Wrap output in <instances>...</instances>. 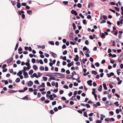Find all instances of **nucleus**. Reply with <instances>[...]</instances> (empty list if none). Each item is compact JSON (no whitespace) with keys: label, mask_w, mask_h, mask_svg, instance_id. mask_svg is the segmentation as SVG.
<instances>
[{"label":"nucleus","mask_w":123,"mask_h":123,"mask_svg":"<svg viewBox=\"0 0 123 123\" xmlns=\"http://www.w3.org/2000/svg\"><path fill=\"white\" fill-rule=\"evenodd\" d=\"M70 39L71 40H73L74 39V34L73 33H70L69 34Z\"/></svg>","instance_id":"f257e3e1"},{"label":"nucleus","mask_w":123,"mask_h":123,"mask_svg":"<svg viewBox=\"0 0 123 123\" xmlns=\"http://www.w3.org/2000/svg\"><path fill=\"white\" fill-rule=\"evenodd\" d=\"M29 69H28V67H26L24 66L23 67V69L22 71L23 72H26L25 71L26 70H28Z\"/></svg>","instance_id":"f03ea898"},{"label":"nucleus","mask_w":123,"mask_h":123,"mask_svg":"<svg viewBox=\"0 0 123 123\" xmlns=\"http://www.w3.org/2000/svg\"><path fill=\"white\" fill-rule=\"evenodd\" d=\"M49 52L53 57L54 58H56L57 57V55L56 54L51 51H50Z\"/></svg>","instance_id":"7ed1b4c3"},{"label":"nucleus","mask_w":123,"mask_h":123,"mask_svg":"<svg viewBox=\"0 0 123 123\" xmlns=\"http://www.w3.org/2000/svg\"><path fill=\"white\" fill-rule=\"evenodd\" d=\"M83 50H86V51L85 52H88L89 53L90 52L89 51V49L88 48H87L86 46H84L83 48Z\"/></svg>","instance_id":"20e7f679"},{"label":"nucleus","mask_w":123,"mask_h":123,"mask_svg":"<svg viewBox=\"0 0 123 123\" xmlns=\"http://www.w3.org/2000/svg\"><path fill=\"white\" fill-rule=\"evenodd\" d=\"M58 76L59 78H63L65 77V75L62 73H59Z\"/></svg>","instance_id":"39448f33"},{"label":"nucleus","mask_w":123,"mask_h":123,"mask_svg":"<svg viewBox=\"0 0 123 123\" xmlns=\"http://www.w3.org/2000/svg\"><path fill=\"white\" fill-rule=\"evenodd\" d=\"M71 12L72 14H74V15L75 16H77L78 14L77 12L73 10H71Z\"/></svg>","instance_id":"423d86ee"},{"label":"nucleus","mask_w":123,"mask_h":123,"mask_svg":"<svg viewBox=\"0 0 123 123\" xmlns=\"http://www.w3.org/2000/svg\"><path fill=\"white\" fill-rule=\"evenodd\" d=\"M23 74L24 75V77L25 78H27L29 76L28 75V74L27 72H23Z\"/></svg>","instance_id":"0eeeda50"},{"label":"nucleus","mask_w":123,"mask_h":123,"mask_svg":"<svg viewBox=\"0 0 123 123\" xmlns=\"http://www.w3.org/2000/svg\"><path fill=\"white\" fill-rule=\"evenodd\" d=\"M33 82L31 81H29L28 84V85L29 87L32 86L33 85Z\"/></svg>","instance_id":"6e6552de"},{"label":"nucleus","mask_w":123,"mask_h":123,"mask_svg":"<svg viewBox=\"0 0 123 123\" xmlns=\"http://www.w3.org/2000/svg\"><path fill=\"white\" fill-rule=\"evenodd\" d=\"M93 91L92 92V94L94 96H96V94L95 92V88H93L92 89Z\"/></svg>","instance_id":"1a4fd4ad"},{"label":"nucleus","mask_w":123,"mask_h":123,"mask_svg":"<svg viewBox=\"0 0 123 123\" xmlns=\"http://www.w3.org/2000/svg\"><path fill=\"white\" fill-rule=\"evenodd\" d=\"M92 80H90L87 81V83L88 85H89L90 86H92Z\"/></svg>","instance_id":"9d476101"},{"label":"nucleus","mask_w":123,"mask_h":123,"mask_svg":"<svg viewBox=\"0 0 123 123\" xmlns=\"http://www.w3.org/2000/svg\"><path fill=\"white\" fill-rule=\"evenodd\" d=\"M25 65L27 66V67L28 68V69H30L31 68V67L29 63L26 62L25 63Z\"/></svg>","instance_id":"9b49d317"},{"label":"nucleus","mask_w":123,"mask_h":123,"mask_svg":"<svg viewBox=\"0 0 123 123\" xmlns=\"http://www.w3.org/2000/svg\"><path fill=\"white\" fill-rule=\"evenodd\" d=\"M100 35H101V37L102 38H104L105 37V35L104 33H101Z\"/></svg>","instance_id":"f8f14e48"},{"label":"nucleus","mask_w":123,"mask_h":123,"mask_svg":"<svg viewBox=\"0 0 123 123\" xmlns=\"http://www.w3.org/2000/svg\"><path fill=\"white\" fill-rule=\"evenodd\" d=\"M45 45H43L42 46L38 45V48H42L44 49L45 48Z\"/></svg>","instance_id":"ddd939ff"},{"label":"nucleus","mask_w":123,"mask_h":123,"mask_svg":"<svg viewBox=\"0 0 123 123\" xmlns=\"http://www.w3.org/2000/svg\"><path fill=\"white\" fill-rule=\"evenodd\" d=\"M22 70H20L19 72L17 73V75L19 76L21 75L22 74Z\"/></svg>","instance_id":"4468645a"},{"label":"nucleus","mask_w":123,"mask_h":123,"mask_svg":"<svg viewBox=\"0 0 123 123\" xmlns=\"http://www.w3.org/2000/svg\"><path fill=\"white\" fill-rule=\"evenodd\" d=\"M103 86L104 87V89L105 90H106L107 89L106 84L105 83H104L103 84Z\"/></svg>","instance_id":"2eb2a0df"},{"label":"nucleus","mask_w":123,"mask_h":123,"mask_svg":"<svg viewBox=\"0 0 123 123\" xmlns=\"http://www.w3.org/2000/svg\"><path fill=\"white\" fill-rule=\"evenodd\" d=\"M73 62H72L70 63H68V64L67 66L68 67H70L71 66H73Z\"/></svg>","instance_id":"dca6fc26"},{"label":"nucleus","mask_w":123,"mask_h":123,"mask_svg":"<svg viewBox=\"0 0 123 123\" xmlns=\"http://www.w3.org/2000/svg\"><path fill=\"white\" fill-rule=\"evenodd\" d=\"M27 12L28 14L30 15H31L32 14V11L31 10H29L27 11Z\"/></svg>","instance_id":"f3484780"},{"label":"nucleus","mask_w":123,"mask_h":123,"mask_svg":"<svg viewBox=\"0 0 123 123\" xmlns=\"http://www.w3.org/2000/svg\"><path fill=\"white\" fill-rule=\"evenodd\" d=\"M102 86L101 85L99 86L98 88V90L99 91H101L102 90Z\"/></svg>","instance_id":"a211bd4d"},{"label":"nucleus","mask_w":123,"mask_h":123,"mask_svg":"<svg viewBox=\"0 0 123 123\" xmlns=\"http://www.w3.org/2000/svg\"><path fill=\"white\" fill-rule=\"evenodd\" d=\"M33 68L36 70H37L38 69L37 67L35 65H33Z\"/></svg>","instance_id":"6ab92c4d"},{"label":"nucleus","mask_w":123,"mask_h":123,"mask_svg":"<svg viewBox=\"0 0 123 123\" xmlns=\"http://www.w3.org/2000/svg\"><path fill=\"white\" fill-rule=\"evenodd\" d=\"M48 43L52 45H54V42L52 41H49L48 42Z\"/></svg>","instance_id":"aec40b11"},{"label":"nucleus","mask_w":123,"mask_h":123,"mask_svg":"<svg viewBox=\"0 0 123 123\" xmlns=\"http://www.w3.org/2000/svg\"><path fill=\"white\" fill-rule=\"evenodd\" d=\"M49 98H50V100H53L54 99V98L53 97V96L51 94L49 96Z\"/></svg>","instance_id":"412c9836"},{"label":"nucleus","mask_w":123,"mask_h":123,"mask_svg":"<svg viewBox=\"0 0 123 123\" xmlns=\"http://www.w3.org/2000/svg\"><path fill=\"white\" fill-rule=\"evenodd\" d=\"M67 77H68L67 78L69 79L73 78V77H72L71 75H68L67 76Z\"/></svg>","instance_id":"4be33fe9"},{"label":"nucleus","mask_w":123,"mask_h":123,"mask_svg":"<svg viewBox=\"0 0 123 123\" xmlns=\"http://www.w3.org/2000/svg\"><path fill=\"white\" fill-rule=\"evenodd\" d=\"M40 86L41 87H45V84L44 83H42L41 85H40Z\"/></svg>","instance_id":"5701e85b"},{"label":"nucleus","mask_w":123,"mask_h":123,"mask_svg":"<svg viewBox=\"0 0 123 123\" xmlns=\"http://www.w3.org/2000/svg\"><path fill=\"white\" fill-rule=\"evenodd\" d=\"M33 72V71L32 70H31L28 72L29 74H31Z\"/></svg>","instance_id":"b1692460"},{"label":"nucleus","mask_w":123,"mask_h":123,"mask_svg":"<svg viewBox=\"0 0 123 123\" xmlns=\"http://www.w3.org/2000/svg\"><path fill=\"white\" fill-rule=\"evenodd\" d=\"M92 73L95 75H96L97 73V72L95 71H92Z\"/></svg>","instance_id":"393cba45"},{"label":"nucleus","mask_w":123,"mask_h":123,"mask_svg":"<svg viewBox=\"0 0 123 123\" xmlns=\"http://www.w3.org/2000/svg\"><path fill=\"white\" fill-rule=\"evenodd\" d=\"M77 91H75L74 92V93L73 94L74 97H75L76 95L77 94Z\"/></svg>","instance_id":"a878e982"},{"label":"nucleus","mask_w":123,"mask_h":123,"mask_svg":"<svg viewBox=\"0 0 123 123\" xmlns=\"http://www.w3.org/2000/svg\"><path fill=\"white\" fill-rule=\"evenodd\" d=\"M95 65L97 67H98L100 65L98 62H96L95 64Z\"/></svg>","instance_id":"bb28decb"},{"label":"nucleus","mask_w":123,"mask_h":123,"mask_svg":"<svg viewBox=\"0 0 123 123\" xmlns=\"http://www.w3.org/2000/svg\"><path fill=\"white\" fill-rule=\"evenodd\" d=\"M103 18L104 19L106 20L107 19V17L105 15H103L102 16Z\"/></svg>","instance_id":"cd10ccee"},{"label":"nucleus","mask_w":123,"mask_h":123,"mask_svg":"<svg viewBox=\"0 0 123 123\" xmlns=\"http://www.w3.org/2000/svg\"><path fill=\"white\" fill-rule=\"evenodd\" d=\"M34 83L37 85H38L39 84V82L37 80H36L34 81Z\"/></svg>","instance_id":"c85d7f7f"},{"label":"nucleus","mask_w":123,"mask_h":123,"mask_svg":"<svg viewBox=\"0 0 123 123\" xmlns=\"http://www.w3.org/2000/svg\"><path fill=\"white\" fill-rule=\"evenodd\" d=\"M33 75L34 77H35L37 78H38V76H37V74L36 73H33Z\"/></svg>","instance_id":"c756f323"},{"label":"nucleus","mask_w":123,"mask_h":123,"mask_svg":"<svg viewBox=\"0 0 123 123\" xmlns=\"http://www.w3.org/2000/svg\"><path fill=\"white\" fill-rule=\"evenodd\" d=\"M43 80L45 81H46L47 79V78L45 76L43 77Z\"/></svg>","instance_id":"7c9ffc66"},{"label":"nucleus","mask_w":123,"mask_h":123,"mask_svg":"<svg viewBox=\"0 0 123 123\" xmlns=\"http://www.w3.org/2000/svg\"><path fill=\"white\" fill-rule=\"evenodd\" d=\"M18 43H17L16 44L15 47V50H17V49L18 48Z\"/></svg>","instance_id":"2f4dec72"},{"label":"nucleus","mask_w":123,"mask_h":123,"mask_svg":"<svg viewBox=\"0 0 123 123\" xmlns=\"http://www.w3.org/2000/svg\"><path fill=\"white\" fill-rule=\"evenodd\" d=\"M20 80L19 78H17L16 79L15 81L17 82H18L20 81Z\"/></svg>","instance_id":"473e14b6"},{"label":"nucleus","mask_w":123,"mask_h":123,"mask_svg":"<svg viewBox=\"0 0 123 123\" xmlns=\"http://www.w3.org/2000/svg\"><path fill=\"white\" fill-rule=\"evenodd\" d=\"M12 61V59H10L7 61L6 63H9L11 62Z\"/></svg>","instance_id":"72a5a7b5"},{"label":"nucleus","mask_w":123,"mask_h":123,"mask_svg":"<svg viewBox=\"0 0 123 123\" xmlns=\"http://www.w3.org/2000/svg\"><path fill=\"white\" fill-rule=\"evenodd\" d=\"M77 6L79 8H80L82 6L81 5V4L80 3H79L77 4Z\"/></svg>","instance_id":"f704fd0d"},{"label":"nucleus","mask_w":123,"mask_h":123,"mask_svg":"<svg viewBox=\"0 0 123 123\" xmlns=\"http://www.w3.org/2000/svg\"><path fill=\"white\" fill-rule=\"evenodd\" d=\"M67 53V51L66 50H64L62 53L64 55H66Z\"/></svg>","instance_id":"c9c22d12"},{"label":"nucleus","mask_w":123,"mask_h":123,"mask_svg":"<svg viewBox=\"0 0 123 123\" xmlns=\"http://www.w3.org/2000/svg\"><path fill=\"white\" fill-rule=\"evenodd\" d=\"M114 104L116 105L117 106H118L119 105V104H118V102L117 101L114 103Z\"/></svg>","instance_id":"e433bc0d"},{"label":"nucleus","mask_w":123,"mask_h":123,"mask_svg":"<svg viewBox=\"0 0 123 123\" xmlns=\"http://www.w3.org/2000/svg\"><path fill=\"white\" fill-rule=\"evenodd\" d=\"M31 61L32 63H34L35 62L36 60L34 58H32V59Z\"/></svg>","instance_id":"4c0bfd02"},{"label":"nucleus","mask_w":123,"mask_h":123,"mask_svg":"<svg viewBox=\"0 0 123 123\" xmlns=\"http://www.w3.org/2000/svg\"><path fill=\"white\" fill-rule=\"evenodd\" d=\"M73 26V27L74 30H75V29L76 26L75 24L74 23H73L72 24Z\"/></svg>","instance_id":"58836bf2"},{"label":"nucleus","mask_w":123,"mask_h":123,"mask_svg":"<svg viewBox=\"0 0 123 123\" xmlns=\"http://www.w3.org/2000/svg\"><path fill=\"white\" fill-rule=\"evenodd\" d=\"M85 43L87 45H88L89 44L88 41L87 40H86L85 42Z\"/></svg>","instance_id":"ea45409f"},{"label":"nucleus","mask_w":123,"mask_h":123,"mask_svg":"<svg viewBox=\"0 0 123 123\" xmlns=\"http://www.w3.org/2000/svg\"><path fill=\"white\" fill-rule=\"evenodd\" d=\"M63 87L64 88L66 89H68V86L66 85H64L63 86Z\"/></svg>","instance_id":"a19ab883"},{"label":"nucleus","mask_w":123,"mask_h":123,"mask_svg":"<svg viewBox=\"0 0 123 123\" xmlns=\"http://www.w3.org/2000/svg\"><path fill=\"white\" fill-rule=\"evenodd\" d=\"M105 121L107 122H109L110 121V118H105Z\"/></svg>","instance_id":"79ce46f5"},{"label":"nucleus","mask_w":123,"mask_h":123,"mask_svg":"<svg viewBox=\"0 0 123 123\" xmlns=\"http://www.w3.org/2000/svg\"><path fill=\"white\" fill-rule=\"evenodd\" d=\"M71 74H72V75H71V76L72 77H73V76L74 75V74H76V73L74 71Z\"/></svg>","instance_id":"37998d69"},{"label":"nucleus","mask_w":123,"mask_h":123,"mask_svg":"<svg viewBox=\"0 0 123 123\" xmlns=\"http://www.w3.org/2000/svg\"><path fill=\"white\" fill-rule=\"evenodd\" d=\"M89 74V72H88L86 73H84L83 74V75L84 76H86V75H87L88 74Z\"/></svg>","instance_id":"c03bdc74"},{"label":"nucleus","mask_w":123,"mask_h":123,"mask_svg":"<svg viewBox=\"0 0 123 123\" xmlns=\"http://www.w3.org/2000/svg\"><path fill=\"white\" fill-rule=\"evenodd\" d=\"M79 15L82 18H84V16L81 13H80L79 14Z\"/></svg>","instance_id":"a18cd8bd"},{"label":"nucleus","mask_w":123,"mask_h":123,"mask_svg":"<svg viewBox=\"0 0 123 123\" xmlns=\"http://www.w3.org/2000/svg\"><path fill=\"white\" fill-rule=\"evenodd\" d=\"M45 90V88H43L40 89L39 90V91L40 92H42V91H44V90Z\"/></svg>","instance_id":"49530a36"},{"label":"nucleus","mask_w":123,"mask_h":123,"mask_svg":"<svg viewBox=\"0 0 123 123\" xmlns=\"http://www.w3.org/2000/svg\"><path fill=\"white\" fill-rule=\"evenodd\" d=\"M17 6L18 8H19L21 7L20 4H17Z\"/></svg>","instance_id":"de8ad7c7"},{"label":"nucleus","mask_w":123,"mask_h":123,"mask_svg":"<svg viewBox=\"0 0 123 123\" xmlns=\"http://www.w3.org/2000/svg\"><path fill=\"white\" fill-rule=\"evenodd\" d=\"M115 9L118 11L119 12V11L120 10V9L117 7H116L115 6Z\"/></svg>","instance_id":"09e8293b"},{"label":"nucleus","mask_w":123,"mask_h":123,"mask_svg":"<svg viewBox=\"0 0 123 123\" xmlns=\"http://www.w3.org/2000/svg\"><path fill=\"white\" fill-rule=\"evenodd\" d=\"M44 61L45 63H47V62L48 61L47 59L46 58L44 59Z\"/></svg>","instance_id":"8fccbe9b"},{"label":"nucleus","mask_w":123,"mask_h":123,"mask_svg":"<svg viewBox=\"0 0 123 123\" xmlns=\"http://www.w3.org/2000/svg\"><path fill=\"white\" fill-rule=\"evenodd\" d=\"M21 5L24 6H26V4L25 3H21Z\"/></svg>","instance_id":"3c124183"},{"label":"nucleus","mask_w":123,"mask_h":123,"mask_svg":"<svg viewBox=\"0 0 123 123\" xmlns=\"http://www.w3.org/2000/svg\"><path fill=\"white\" fill-rule=\"evenodd\" d=\"M110 121L111 122H113L115 121V119L113 118H110Z\"/></svg>","instance_id":"603ef678"},{"label":"nucleus","mask_w":123,"mask_h":123,"mask_svg":"<svg viewBox=\"0 0 123 123\" xmlns=\"http://www.w3.org/2000/svg\"><path fill=\"white\" fill-rule=\"evenodd\" d=\"M47 85L48 86H51L50 83L49 82H47Z\"/></svg>","instance_id":"864d4df0"},{"label":"nucleus","mask_w":123,"mask_h":123,"mask_svg":"<svg viewBox=\"0 0 123 123\" xmlns=\"http://www.w3.org/2000/svg\"><path fill=\"white\" fill-rule=\"evenodd\" d=\"M91 17H92L90 15H88L87 16V18L89 19L91 18Z\"/></svg>","instance_id":"5fc2aeb1"},{"label":"nucleus","mask_w":123,"mask_h":123,"mask_svg":"<svg viewBox=\"0 0 123 123\" xmlns=\"http://www.w3.org/2000/svg\"><path fill=\"white\" fill-rule=\"evenodd\" d=\"M51 84L53 86H54L55 85V83L54 81H52L51 83Z\"/></svg>","instance_id":"6e6d98bb"},{"label":"nucleus","mask_w":123,"mask_h":123,"mask_svg":"<svg viewBox=\"0 0 123 123\" xmlns=\"http://www.w3.org/2000/svg\"><path fill=\"white\" fill-rule=\"evenodd\" d=\"M106 97H104L102 99V100L103 101H105L106 100Z\"/></svg>","instance_id":"4d7b16f0"},{"label":"nucleus","mask_w":123,"mask_h":123,"mask_svg":"<svg viewBox=\"0 0 123 123\" xmlns=\"http://www.w3.org/2000/svg\"><path fill=\"white\" fill-rule=\"evenodd\" d=\"M64 92V91L62 90H60L59 91V93L60 94H62Z\"/></svg>","instance_id":"13d9d810"},{"label":"nucleus","mask_w":123,"mask_h":123,"mask_svg":"<svg viewBox=\"0 0 123 123\" xmlns=\"http://www.w3.org/2000/svg\"><path fill=\"white\" fill-rule=\"evenodd\" d=\"M86 105L88 108H89L90 107V105L88 104H86Z\"/></svg>","instance_id":"bf43d9fd"},{"label":"nucleus","mask_w":123,"mask_h":123,"mask_svg":"<svg viewBox=\"0 0 123 123\" xmlns=\"http://www.w3.org/2000/svg\"><path fill=\"white\" fill-rule=\"evenodd\" d=\"M63 3L65 5H66L68 4V2L67 1H64L63 2Z\"/></svg>","instance_id":"052dcab7"},{"label":"nucleus","mask_w":123,"mask_h":123,"mask_svg":"<svg viewBox=\"0 0 123 123\" xmlns=\"http://www.w3.org/2000/svg\"><path fill=\"white\" fill-rule=\"evenodd\" d=\"M58 91V89L57 88L56 89H54L53 91V92H54L55 93H56Z\"/></svg>","instance_id":"680f3d73"},{"label":"nucleus","mask_w":123,"mask_h":123,"mask_svg":"<svg viewBox=\"0 0 123 123\" xmlns=\"http://www.w3.org/2000/svg\"><path fill=\"white\" fill-rule=\"evenodd\" d=\"M39 62L41 64H43V62L41 60H40L39 61Z\"/></svg>","instance_id":"e2e57ef3"},{"label":"nucleus","mask_w":123,"mask_h":123,"mask_svg":"<svg viewBox=\"0 0 123 123\" xmlns=\"http://www.w3.org/2000/svg\"><path fill=\"white\" fill-rule=\"evenodd\" d=\"M40 69L41 70H43L44 69V67L43 66H41L40 68Z\"/></svg>","instance_id":"0e129e2a"},{"label":"nucleus","mask_w":123,"mask_h":123,"mask_svg":"<svg viewBox=\"0 0 123 123\" xmlns=\"http://www.w3.org/2000/svg\"><path fill=\"white\" fill-rule=\"evenodd\" d=\"M65 70L64 68H62L61 69V72H63L65 71Z\"/></svg>","instance_id":"69168bd1"},{"label":"nucleus","mask_w":123,"mask_h":123,"mask_svg":"<svg viewBox=\"0 0 123 123\" xmlns=\"http://www.w3.org/2000/svg\"><path fill=\"white\" fill-rule=\"evenodd\" d=\"M73 85L74 86H77L78 85V84L76 82H74Z\"/></svg>","instance_id":"338daca9"},{"label":"nucleus","mask_w":123,"mask_h":123,"mask_svg":"<svg viewBox=\"0 0 123 123\" xmlns=\"http://www.w3.org/2000/svg\"><path fill=\"white\" fill-rule=\"evenodd\" d=\"M102 122V121L101 120H97L96 121V123H101Z\"/></svg>","instance_id":"774afa93"}]
</instances>
